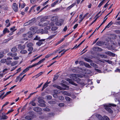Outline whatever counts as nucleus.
I'll return each instance as SVG.
<instances>
[{
    "label": "nucleus",
    "mask_w": 120,
    "mask_h": 120,
    "mask_svg": "<svg viewBox=\"0 0 120 120\" xmlns=\"http://www.w3.org/2000/svg\"><path fill=\"white\" fill-rule=\"evenodd\" d=\"M116 105L113 104H109L104 105V106L105 107V109L106 110L111 113H112L113 111L109 107H111V106L116 107Z\"/></svg>",
    "instance_id": "f257e3e1"
},
{
    "label": "nucleus",
    "mask_w": 120,
    "mask_h": 120,
    "mask_svg": "<svg viewBox=\"0 0 120 120\" xmlns=\"http://www.w3.org/2000/svg\"><path fill=\"white\" fill-rule=\"evenodd\" d=\"M71 76L72 77H71V79L72 80L77 81V82H78L80 81V79L78 77L82 78L81 76L80 75L75 74H72Z\"/></svg>",
    "instance_id": "f03ea898"
},
{
    "label": "nucleus",
    "mask_w": 120,
    "mask_h": 120,
    "mask_svg": "<svg viewBox=\"0 0 120 120\" xmlns=\"http://www.w3.org/2000/svg\"><path fill=\"white\" fill-rule=\"evenodd\" d=\"M49 22L48 21H41L39 23L38 25L40 26H46L49 24Z\"/></svg>",
    "instance_id": "7ed1b4c3"
},
{
    "label": "nucleus",
    "mask_w": 120,
    "mask_h": 120,
    "mask_svg": "<svg viewBox=\"0 0 120 120\" xmlns=\"http://www.w3.org/2000/svg\"><path fill=\"white\" fill-rule=\"evenodd\" d=\"M12 8L13 10L15 12H17L18 10V5L15 3L13 4Z\"/></svg>",
    "instance_id": "20e7f679"
},
{
    "label": "nucleus",
    "mask_w": 120,
    "mask_h": 120,
    "mask_svg": "<svg viewBox=\"0 0 120 120\" xmlns=\"http://www.w3.org/2000/svg\"><path fill=\"white\" fill-rule=\"evenodd\" d=\"M35 20V19H33L31 20H30L29 22L25 23V25H31L34 23V21Z\"/></svg>",
    "instance_id": "39448f33"
},
{
    "label": "nucleus",
    "mask_w": 120,
    "mask_h": 120,
    "mask_svg": "<svg viewBox=\"0 0 120 120\" xmlns=\"http://www.w3.org/2000/svg\"><path fill=\"white\" fill-rule=\"evenodd\" d=\"M25 5V4L24 3L22 0H20L19 2V8L21 7L22 8H23Z\"/></svg>",
    "instance_id": "423d86ee"
},
{
    "label": "nucleus",
    "mask_w": 120,
    "mask_h": 120,
    "mask_svg": "<svg viewBox=\"0 0 120 120\" xmlns=\"http://www.w3.org/2000/svg\"><path fill=\"white\" fill-rule=\"evenodd\" d=\"M58 17L57 16H56L52 17L50 19L53 22H55L58 20Z\"/></svg>",
    "instance_id": "0eeeda50"
},
{
    "label": "nucleus",
    "mask_w": 120,
    "mask_h": 120,
    "mask_svg": "<svg viewBox=\"0 0 120 120\" xmlns=\"http://www.w3.org/2000/svg\"><path fill=\"white\" fill-rule=\"evenodd\" d=\"M0 114L1 115V117H0V120L2 119H5L8 118V117L4 115V114H6L4 113H0Z\"/></svg>",
    "instance_id": "6e6552de"
},
{
    "label": "nucleus",
    "mask_w": 120,
    "mask_h": 120,
    "mask_svg": "<svg viewBox=\"0 0 120 120\" xmlns=\"http://www.w3.org/2000/svg\"><path fill=\"white\" fill-rule=\"evenodd\" d=\"M51 17V15H48L43 17L41 19V21H45V20L49 19Z\"/></svg>",
    "instance_id": "1a4fd4ad"
},
{
    "label": "nucleus",
    "mask_w": 120,
    "mask_h": 120,
    "mask_svg": "<svg viewBox=\"0 0 120 120\" xmlns=\"http://www.w3.org/2000/svg\"><path fill=\"white\" fill-rule=\"evenodd\" d=\"M95 116L98 120H104L102 116L99 114H96L95 115Z\"/></svg>",
    "instance_id": "9d476101"
},
{
    "label": "nucleus",
    "mask_w": 120,
    "mask_h": 120,
    "mask_svg": "<svg viewBox=\"0 0 120 120\" xmlns=\"http://www.w3.org/2000/svg\"><path fill=\"white\" fill-rule=\"evenodd\" d=\"M45 40V39H42L40 40H39V42L36 43V45L38 46H40L43 43V42L42 41H44Z\"/></svg>",
    "instance_id": "9b49d317"
},
{
    "label": "nucleus",
    "mask_w": 120,
    "mask_h": 120,
    "mask_svg": "<svg viewBox=\"0 0 120 120\" xmlns=\"http://www.w3.org/2000/svg\"><path fill=\"white\" fill-rule=\"evenodd\" d=\"M105 53L110 56H115V55L113 53L109 51H107L105 52Z\"/></svg>",
    "instance_id": "f8f14e48"
},
{
    "label": "nucleus",
    "mask_w": 120,
    "mask_h": 120,
    "mask_svg": "<svg viewBox=\"0 0 120 120\" xmlns=\"http://www.w3.org/2000/svg\"><path fill=\"white\" fill-rule=\"evenodd\" d=\"M38 102L40 104H42V105L41 106H45V105L44 104L45 103V101L41 99L39 100L38 101Z\"/></svg>",
    "instance_id": "ddd939ff"
},
{
    "label": "nucleus",
    "mask_w": 120,
    "mask_h": 120,
    "mask_svg": "<svg viewBox=\"0 0 120 120\" xmlns=\"http://www.w3.org/2000/svg\"><path fill=\"white\" fill-rule=\"evenodd\" d=\"M33 110L36 112H39L41 111L42 109L40 108L36 107L33 108Z\"/></svg>",
    "instance_id": "4468645a"
},
{
    "label": "nucleus",
    "mask_w": 120,
    "mask_h": 120,
    "mask_svg": "<svg viewBox=\"0 0 120 120\" xmlns=\"http://www.w3.org/2000/svg\"><path fill=\"white\" fill-rule=\"evenodd\" d=\"M61 93L63 94L67 95L68 96H70L71 94H70L68 93L67 92L64 91H62Z\"/></svg>",
    "instance_id": "2eb2a0df"
},
{
    "label": "nucleus",
    "mask_w": 120,
    "mask_h": 120,
    "mask_svg": "<svg viewBox=\"0 0 120 120\" xmlns=\"http://www.w3.org/2000/svg\"><path fill=\"white\" fill-rule=\"evenodd\" d=\"M17 53H15L12 54L11 53H9L8 54V56H11L12 57H14L17 55Z\"/></svg>",
    "instance_id": "dca6fc26"
},
{
    "label": "nucleus",
    "mask_w": 120,
    "mask_h": 120,
    "mask_svg": "<svg viewBox=\"0 0 120 120\" xmlns=\"http://www.w3.org/2000/svg\"><path fill=\"white\" fill-rule=\"evenodd\" d=\"M37 28L36 26H32L30 28V30L32 31H34L37 30Z\"/></svg>",
    "instance_id": "f3484780"
},
{
    "label": "nucleus",
    "mask_w": 120,
    "mask_h": 120,
    "mask_svg": "<svg viewBox=\"0 0 120 120\" xmlns=\"http://www.w3.org/2000/svg\"><path fill=\"white\" fill-rule=\"evenodd\" d=\"M76 4V3H74L70 6L68 7L66 9L67 10H68L70 9L71 8L74 7Z\"/></svg>",
    "instance_id": "a211bd4d"
},
{
    "label": "nucleus",
    "mask_w": 120,
    "mask_h": 120,
    "mask_svg": "<svg viewBox=\"0 0 120 120\" xmlns=\"http://www.w3.org/2000/svg\"><path fill=\"white\" fill-rule=\"evenodd\" d=\"M28 37L29 38H30L32 37L33 33L32 31H29L27 33Z\"/></svg>",
    "instance_id": "6ab92c4d"
},
{
    "label": "nucleus",
    "mask_w": 120,
    "mask_h": 120,
    "mask_svg": "<svg viewBox=\"0 0 120 120\" xmlns=\"http://www.w3.org/2000/svg\"><path fill=\"white\" fill-rule=\"evenodd\" d=\"M67 81H69V83L71 84L75 85V86H77V85L76 83L73 82L72 80H71L70 79H68Z\"/></svg>",
    "instance_id": "aec40b11"
},
{
    "label": "nucleus",
    "mask_w": 120,
    "mask_h": 120,
    "mask_svg": "<svg viewBox=\"0 0 120 120\" xmlns=\"http://www.w3.org/2000/svg\"><path fill=\"white\" fill-rule=\"evenodd\" d=\"M63 23V21L62 20H61L60 22H59L56 23V24L57 26H61Z\"/></svg>",
    "instance_id": "412c9836"
},
{
    "label": "nucleus",
    "mask_w": 120,
    "mask_h": 120,
    "mask_svg": "<svg viewBox=\"0 0 120 120\" xmlns=\"http://www.w3.org/2000/svg\"><path fill=\"white\" fill-rule=\"evenodd\" d=\"M95 49H98V51L100 52L102 51V49L99 48L98 47H96L93 48V50H94Z\"/></svg>",
    "instance_id": "4be33fe9"
},
{
    "label": "nucleus",
    "mask_w": 120,
    "mask_h": 120,
    "mask_svg": "<svg viewBox=\"0 0 120 120\" xmlns=\"http://www.w3.org/2000/svg\"><path fill=\"white\" fill-rule=\"evenodd\" d=\"M9 31L7 28H5L3 30V34H4L7 33H9Z\"/></svg>",
    "instance_id": "5701e85b"
},
{
    "label": "nucleus",
    "mask_w": 120,
    "mask_h": 120,
    "mask_svg": "<svg viewBox=\"0 0 120 120\" xmlns=\"http://www.w3.org/2000/svg\"><path fill=\"white\" fill-rule=\"evenodd\" d=\"M90 65L95 68H98V66L97 64H94V63H92L90 64Z\"/></svg>",
    "instance_id": "b1692460"
},
{
    "label": "nucleus",
    "mask_w": 120,
    "mask_h": 120,
    "mask_svg": "<svg viewBox=\"0 0 120 120\" xmlns=\"http://www.w3.org/2000/svg\"><path fill=\"white\" fill-rule=\"evenodd\" d=\"M18 49L17 48L13 47L12 48L11 50V51L13 52H16L17 50Z\"/></svg>",
    "instance_id": "393cba45"
},
{
    "label": "nucleus",
    "mask_w": 120,
    "mask_h": 120,
    "mask_svg": "<svg viewBox=\"0 0 120 120\" xmlns=\"http://www.w3.org/2000/svg\"><path fill=\"white\" fill-rule=\"evenodd\" d=\"M85 60L86 61L92 63V61L90 59L86 57H85L84 58Z\"/></svg>",
    "instance_id": "a878e982"
},
{
    "label": "nucleus",
    "mask_w": 120,
    "mask_h": 120,
    "mask_svg": "<svg viewBox=\"0 0 120 120\" xmlns=\"http://www.w3.org/2000/svg\"><path fill=\"white\" fill-rule=\"evenodd\" d=\"M25 118V119L28 120H30L32 119V117L30 116H26Z\"/></svg>",
    "instance_id": "bb28decb"
},
{
    "label": "nucleus",
    "mask_w": 120,
    "mask_h": 120,
    "mask_svg": "<svg viewBox=\"0 0 120 120\" xmlns=\"http://www.w3.org/2000/svg\"><path fill=\"white\" fill-rule=\"evenodd\" d=\"M113 22H112V21L110 22L106 26L105 28H109L113 24Z\"/></svg>",
    "instance_id": "cd10ccee"
},
{
    "label": "nucleus",
    "mask_w": 120,
    "mask_h": 120,
    "mask_svg": "<svg viewBox=\"0 0 120 120\" xmlns=\"http://www.w3.org/2000/svg\"><path fill=\"white\" fill-rule=\"evenodd\" d=\"M27 51L26 50H21L20 51V53L22 54H25L27 53Z\"/></svg>",
    "instance_id": "c85d7f7f"
},
{
    "label": "nucleus",
    "mask_w": 120,
    "mask_h": 120,
    "mask_svg": "<svg viewBox=\"0 0 120 120\" xmlns=\"http://www.w3.org/2000/svg\"><path fill=\"white\" fill-rule=\"evenodd\" d=\"M103 44V42L102 41H98L96 43L97 45L98 46H101Z\"/></svg>",
    "instance_id": "c756f323"
},
{
    "label": "nucleus",
    "mask_w": 120,
    "mask_h": 120,
    "mask_svg": "<svg viewBox=\"0 0 120 120\" xmlns=\"http://www.w3.org/2000/svg\"><path fill=\"white\" fill-rule=\"evenodd\" d=\"M33 45V44L31 43H29L27 45V47L28 48H30V47H32Z\"/></svg>",
    "instance_id": "7c9ffc66"
},
{
    "label": "nucleus",
    "mask_w": 120,
    "mask_h": 120,
    "mask_svg": "<svg viewBox=\"0 0 120 120\" xmlns=\"http://www.w3.org/2000/svg\"><path fill=\"white\" fill-rule=\"evenodd\" d=\"M15 28L16 27L15 26H14L13 27L11 28L10 29V30L11 31H12V32H14L16 30V29Z\"/></svg>",
    "instance_id": "2f4dec72"
},
{
    "label": "nucleus",
    "mask_w": 120,
    "mask_h": 120,
    "mask_svg": "<svg viewBox=\"0 0 120 120\" xmlns=\"http://www.w3.org/2000/svg\"><path fill=\"white\" fill-rule=\"evenodd\" d=\"M53 86L54 87H56V88H57V89H59L60 90H62L63 89H64L63 88L61 87L60 86H58L57 85H53Z\"/></svg>",
    "instance_id": "473e14b6"
},
{
    "label": "nucleus",
    "mask_w": 120,
    "mask_h": 120,
    "mask_svg": "<svg viewBox=\"0 0 120 120\" xmlns=\"http://www.w3.org/2000/svg\"><path fill=\"white\" fill-rule=\"evenodd\" d=\"M84 66L87 68H91V67L90 66V65L88 64L85 63H84Z\"/></svg>",
    "instance_id": "72a5a7b5"
},
{
    "label": "nucleus",
    "mask_w": 120,
    "mask_h": 120,
    "mask_svg": "<svg viewBox=\"0 0 120 120\" xmlns=\"http://www.w3.org/2000/svg\"><path fill=\"white\" fill-rule=\"evenodd\" d=\"M35 101L34 100H33L32 101H31L29 103L30 104H31L32 106H35L36 105V103L35 102H34V101Z\"/></svg>",
    "instance_id": "f704fd0d"
},
{
    "label": "nucleus",
    "mask_w": 120,
    "mask_h": 120,
    "mask_svg": "<svg viewBox=\"0 0 120 120\" xmlns=\"http://www.w3.org/2000/svg\"><path fill=\"white\" fill-rule=\"evenodd\" d=\"M17 64V62L16 61H14L12 63H11V66H13Z\"/></svg>",
    "instance_id": "c9c22d12"
},
{
    "label": "nucleus",
    "mask_w": 120,
    "mask_h": 120,
    "mask_svg": "<svg viewBox=\"0 0 120 120\" xmlns=\"http://www.w3.org/2000/svg\"><path fill=\"white\" fill-rule=\"evenodd\" d=\"M43 30L42 29H40L37 30L36 31L37 33H41L42 34V32Z\"/></svg>",
    "instance_id": "e433bc0d"
},
{
    "label": "nucleus",
    "mask_w": 120,
    "mask_h": 120,
    "mask_svg": "<svg viewBox=\"0 0 120 120\" xmlns=\"http://www.w3.org/2000/svg\"><path fill=\"white\" fill-rule=\"evenodd\" d=\"M48 33V31L47 30H44L43 29V30L42 32V34H47Z\"/></svg>",
    "instance_id": "4c0bfd02"
},
{
    "label": "nucleus",
    "mask_w": 120,
    "mask_h": 120,
    "mask_svg": "<svg viewBox=\"0 0 120 120\" xmlns=\"http://www.w3.org/2000/svg\"><path fill=\"white\" fill-rule=\"evenodd\" d=\"M43 72H41L40 73H39L38 74H37V75L35 76H34L36 78H37L40 75H41L42 73Z\"/></svg>",
    "instance_id": "58836bf2"
},
{
    "label": "nucleus",
    "mask_w": 120,
    "mask_h": 120,
    "mask_svg": "<svg viewBox=\"0 0 120 120\" xmlns=\"http://www.w3.org/2000/svg\"><path fill=\"white\" fill-rule=\"evenodd\" d=\"M30 68H29V66L28 68H26L24 70H23V71L25 73L27 71L29 70Z\"/></svg>",
    "instance_id": "ea45409f"
},
{
    "label": "nucleus",
    "mask_w": 120,
    "mask_h": 120,
    "mask_svg": "<svg viewBox=\"0 0 120 120\" xmlns=\"http://www.w3.org/2000/svg\"><path fill=\"white\" fill-rule=\"evenodd\" d=\"M38 65V63H36V64H34L32 65H30V66H29V68H31L32 67H35Z\"/></svg>",
    "instance_id": "a19ab883"
},
{
    "label": "nucleus",
    "mask_w": 120,
    "mask_h": 120,
    "mask_svg": "<svg viewBox=\"0 0 120 120\" xmlns=\"http://www.w3.org/2000/svg\"><path fill=\"white\" fill-rule=\"evenodd\" d=\"M57 28L56 27L53 26L52 27L51 30L52 31H55L57 30Z\"/></svg>",
    "instance_id": "79ce46f5"
},
{
    "label": "nucleus",
    "mask_w": 120,
    "mask_h": 120,
    "mask_svg": "<svg viewBox=\"0 0 120 120\" xmlns=\"http://www.w3.org/2000/svg\"><path fill=\"white\" fill-rule=\"evenodd\" d=\"M51 28V27L49 26H47L45 27L44 30H47L50 29Z\"/></svg>",
    "instance_id": "37998d69"
},
{
    "label": "nucleus",
    "mask_w": 120,
    "mask_h": 120,
    "mask_svg": "<svg viewBox=\"0 0 120 120\" xmlns=\"http://www.w3.org/2000/svg\"><path fill=\"white\" fill-rule=\"evenodd\" d=\"M7 59H2L1 60L0 62L2 63H4L6 62Z\"/></svg>",
    "instance_id": "c03bdc74"
},
{
    "label": "nucleus",
    "mask_w": 120,
    "mask_h": 120,
    "mask_svg": "<svg viewBox=\"0 0 120 120\" xmlns=\"http://www.w3.org/2000/svg\"><path fill=\"white\" fill-rule=\"evenodd\" d=\"M45 60V58H43L41 60H40L39 61L38 63V64H40L41 63L43 62Z\"/></svg>",
    "instance_id": "a18cd8bd"
},
{
    "label": "nucleus",
    "mask_w": 120,
    "mask_h": 120,
    "mask_svg": "<svg viewBox=\"0 0 120 120\" xmlns=\"http://www.w3.org/2000/svg\"><path fill=\"white\" fill-rule=\"evenodd\" d=\"M40 39V38L39 37L36 36L35 37L34 39V40H38Z\"/></svg>",
    "instance_id": "49530a36"
},
{
    "label": "nucleus",
    "mask_w": 120,
    "mask_h": 120,
    "mask_svg": "<svg viewBox=\"0 0 120 120\" xmlns=\"http://www.w3.org/2000/svg\"><path fill=\"white\" fill-rule=\"evenodd\" d=\"M43 110L44 111L47 112H49L50 111V109H49L47 108L43 109Z\"/></svg>",
    "instance_id": "de8ad7c7"
},
{
    "label": "nucleus",
    "mask_w": 120,
    "mask_h": 120,
    "mask_svg": "<svg viewBox=\"0 0 120 120\" xmlns=\"http://www.w3.org/2000/svg\"><path fill=\"white\" fill-rule=\"evenodd\" d=\"M85 17V16H84L83 17L79 19L80 20H79V23H80L81 22Z\"/></svg>",
    "instance_id": "09e8293b"
},
{
    "label": "nucleus",
    "mask_w": 120,
    "mask_h": 120,
    "mask_svg": "<svg viewBox=\"0 0 120 120\" xmlns=\"http://www.w3.org/2000/svg\"><path fill=\"white\" fill-rule=\"evenodd\" d=\"M14 110L12 109H11L9 110L8 111V112L7 113H6L5 114L6 115H7L9 113H10L11 112H12L14 111Z\"/></svg>",
    "instance_id": "8fccbe9b"
},
{
    "label": "nucleus",
    "mask_w": 120,
    "mask_h": 120,
    "mask_svg": "<svg viewBox=\"0 0 120 120\" xmlns=\"http://www.w3.org/2000/svg\"><path fill=\"white\" fill-rule=\"evenodd\" d=\"M59 76V75H55L54 77V80H56L58 79Z\"/></svg>",
    "instance_id": "3c124183"
},
{
    "label": "nucleus",
    "mask_w": 120,
    "mask_h": 120,
    "mask_svg": "<svg viewBox=\"0 0 120 120\" xmlns=\"http://www.w3.org/2000/svg\"><path fill=\"white\" fill-rule=\"evenodd\" d=\"M104 2V0H103L98 5V7H100L101 5L103 4Z\"/></svg>",
    "instance_id": "603ef678"
},
{
    "label": "nucleus",
    "mask_w": 120,
    "mask_h": 120,
    "mask_svg": "<svg viewBox=\"0 0 120 120\" xmlns=\"http://www.w3.org/2000/svg\"><path fill=\"white\" fill-rule=\"evenodd\" d=\"M29 48L28 49V51L31 52L33 49V47Z\"/></svg>",
    "instance_id": "864d4df0"
},
{
    "label": "nucleus",
    "mask_w": 120,
    "mask_h": 120,
    "mask_svg": "<svg viewBox=\"0 0 120 120\" xmlns=\"http://www.w3.org/2000/svg\"><path fill=\"white\" fill-rule=\"evenodd\" d=\"M105 62H107L109 64H112V61L109 60H105Z\"/></svg>",
    "instance_id": "5fc2aeb1"
},
{
    "label": "nucleus",
    "mask_w": 120,
    "mask_h": 120,
    "mask_svg": "<svg viewBox=\"0 0 120 120\" xmlns=\"http://www.w3.org/2000/svg\"><path fill=\"white\" fill-rule=\"evenodd\" d=\"M30 2L32 4L36 3V0H30Z\"/></svg>",
    "instance_id": "6e6d98bb"
},
{
    "label": "nucleus",
    "mask_w": 120,
    "mask_h": 120,
    "mask_svg": "<svg viewBox=\"0 0 120 120\" xmlns=\"http://www.w3.org/2000/svg\"><path fill=\"white\" fill-rule=\"evenodd\" d=\"M54 23L53 22H51L49 23V26L52 27L54 26Z\"/></svg>",
    "instance_id": "4d7b16f0"
},
{
    "label": "nucleus",
    "mask_w": 120,
    "mask_h": 120,
    "mask_svg": "<svg viewBox=\"0 0 120 120\" xmlns=\"http://www.w3.org/2000/svg\"><path fill=\"white\" fill-rule=\"evenodd\" d=\"M11 61V60L6 61V64L8 65L10 64Z\"/></svg>",
    "instance_id": "13d9d810"
},
{
    "label": "nucleus",
    "mask_w": 120,
    "mask_h": 120,
    "mask_svg": "<svg viewBox=\"0 0 120 120\" xmlns=\"http://www.w3.org/2000/svg\"><path fill=\"white\" fill-rule=\"evenodd\" d=\"M107 18V17H106V18H105V19H104V20L103 22L101 24V25H102L105 22Z\"/></svg>",
    "instance_id": "bf43d9fd"
},
{
    "label": "nucleus",
    "mask_w": 120,
    "mask_h": 120,
    "mask_svg": "<svg viewBox=\"0 0 120 120\" xmlns=\"http://www.w3.org/2000/svg\"><path fill=\"white\" fill-rule=\"evenodd\" d=\"M59 98L60 100H63L64 99V97L62 96H59Z\"/></svg>",
    "instance_id": "052dcab7"
},
{
    "label": "nucleus",
    "mask_w": 120,
    "mask_h": 120,
    "mask_svg": "<svg viewBox=\"0 0 120 120\" xmlns=\"http://www.w3.org/2000/svg\"><path fill=\"white\" fill-rule=\"evenodd\" d=\"M64 105V104L63 103H60L59 105V106L60 107H62Z\"/></svg>",
    "instance_id": "680f3d73"
},
{
    "label": "nucleus",
    "mask_w": 120,
    "mask_h": 120,
    "mask_svg": "<svg viewBox=\"0 0 120 120\" xmlns=\"http://www.w3.org/2000/svg\"><path fill=\"white\" fill-rule=\"evenodd\" d=\"M65 99L67 101H69L70 100V98L69 97H65Z\"/></svg>",
    "instance_id": "e2e57ef3"
},
{
    "label": "nucleus",
    "mask_w": 120,
    "mask_h": 120,
    "mask_svg": "<svg viewBox=\"0 0 120 120\" xmlns=\"http://www.w3.org/2000/svg\"><path fill=\"white\" fill-rule=\"evenodd\" d=\"M58 91H60L59 90H54V92L55 94H58V93L59 92H58Z\"/></svg>",
    "instance_id": "0e129e2a"
},
{
    "label": "nucleus",
    "mask_w": 120,
    "mask_h": 120,
    "mask_svg": "<svg viewBox=\"0 0 120 120\" xmlns=\"http://www.w3.org/2000/svg\"><path fill=\"white\" fill-rule=\"evenodd\" d=\"M64 39V38H62V39H61L60 41H59L58 42V44H59L60 43V42L62 41H63Z\"/></svg>",
    "instance_id": "69168bd1"
},
{
    "label": "nucleus",
    "mask_w": 120,
    "mask_h": 120,
    "mask_svg": "<svg viewBox=\"0 0 120 120\" xmlns=\"http://www.w3.org/2000/svg\"><path fill=\"white\" fill-rule=\"evenodd\" d=\"M25 45H23L21 46V47L20 48V49H23L25 48Z\"/></svg>",
    "instance_id": "338daca9"
},
{
    "label": "nucleus",
    "mask_w": 120,
    "mask_h": 120,
    "mask_svg": "<svg viewBox=\"0 0 120 120\" xmlns=\"http://www.w3.org/2000/svg\"><path fill=\"white\" fill-rule=\"evenodd\" d=\"M48 86V85L47 83L46 82L45 84L43 86L45 88L46 87Z\"/></svg>",
    "instance_id": "774afa93"
}]
</instances>
